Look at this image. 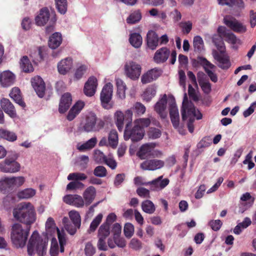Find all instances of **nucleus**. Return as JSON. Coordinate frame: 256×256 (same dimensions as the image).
I'll use <instances>...</instances> for the list:
<instances>
[{
	"instance_id": "nucleus-1",
	"label": "nucleus",
	"mask_w": 256,
	"mask_h": 256,
	"mask_svg": "<svg viewBox=\"0 0 256 256\" xmlns=\"http://www.w3.org/2000/svg\"><path fill=\"white\" fill-rule=\"evenodd\" d=\"M169 104V112L170 120L174 127L178 126L180 122V116L178 108L174 99L168 100L166 94L162 96L155 104L154 110L162 118H165L168 116L166 110L167 104Z\"/></svg>"
},
{
	"instance_id": "nucleus-2",
	"label": "nucleus",
	"mask_w": 256,
	"mask_h": 256,
	"mask_svg": "<svg viewBox=\"0 0 256 256\" xmlns=\"http://www.w3.org/2000/svg\"><path fill=\"white\" fill-rule=\"evenodd\" d=\"M14 218L26 226H30L36 220V213L34 206L30 202H22L13 210Z\"/></svg>"
},
{
	"instance_id": "nucleus-3",
	"label": "nucleus",
	"mask_w": 256,
	"mask_h": 256,
	"mask_svg": "<svg viewBox=\"0 0 256 256\" xmlns=\"http://www.w3.org/2000/svg\"><path fill=\"white\" fill-rule=\"evenodd\" d=\"M48 243V240H44L36 230L34 231L27 245L28 254L32 256L36 254L38 256H44L46 254Z\"/></svg>"
},
{
	"instance_id": "nucleus-4",
	"label": "nucleus",
	"mask_w": 256,
	"mask_h": 256,
	"mask_svg": "<svg viewBox=\"0 0 256 256\" xmlns=\"http://www.w3.org/2000/svg\"><path fill=\"white\" fill-rule=\"evenodd\" d=\"M181 112L182 120L186 122L188 128H193L192 122L195 118L200 120L202 118V114L198 110L196 109L193 104L188 102L186 93L184 94Z\"/></svg>"
},
{
	"instance_id": "nucleus-5",
	"label": "nucleus",
	"mask_w": 256,
	"mask_h": 256,
	"mask_svg": "<svg viewBox=\"0 0 256 256\" xmlns=\"http://www.w3.org/2000/svg\"><path fill=\"white\" fill-rule=\"evenodd\" d=\"M31 226L23 228L20 224H14L12 228L11 240L17 248L25 246L29 235Z\"/></svg>"
},
{
	"instance_id": "nucleus-6",
	"label": "nucleus",
	"mask_w": 256,
	"mask_h": 256,
	"mask_svg": "<svg viewBox=\"0 0 256 256\" xmlns=\"http://www.w3.org/2000/svg\"><path fill=\"white\" fill-rule=\"evenodd\" d=\"M133 112L131 109L126 110L124 114L120 110L114 114V120L118 128H130L132 126Z\"/></svg>"
},
{
	"instance_id": "nucleus-7",
	"label": "nucleus",
	"mask_w": 256,
	"mask_h": 256,
	"mask_svg": "<svg viewBox=\"0 0 256 256\" xmlns=\"http://www.w3.org/2000/svg\"><path fill=\"white\" fill-rule=\"evenodd\" d=\"M156 144L154 142L142 144L136 152V156L141 160L148 159L158 157L162 152L154 150Z\"/></svg>"
},
{
	"instance_id": "nucleus-8",
	"label": "nucleus",
	"mask_w": 256,
	"mask_h": 256,
	"mask_svg": "<svg viewBox=\"0 0 256 256\" xmlns=\"http://www.w3.org/2000/svg\"><path fill=\"white\" fill-rule=\"evenodd\" d=\"M170 56V62L174 64L176 60V52L175 50L170 52V50L166 48H162L156 52L154 60L157 64L162 63L166 62Z\"/></svg>"
},
{
	"instance_id": "nucleus-9",
	"label": "nucleus",
	"mask_w": 256,
	"mask_h": 256,
	"mask_svg": "<svg viewBox=\"0 0 256 256\" xmlns=\"http://www.w3.org/2000/svg\"><path fill=\"white\" fill-rule=\"evenodd\" d=\"M141 70V66L135 62L129 60L124 64V74L127 77L132 80H136L139 78Z\"/></svg>"
},
{
	"instance_id": "nucleus-10",
	"label": "nucleus",
	"mask_w": 256,
	"mask_h": 256,
	"mask_svg": "<svg viewBox=\"0 0 256 256\" xmlns=\"http://www.w3.org/2000/svg\"><path fill=\"white\" fill-rule=\"evenodd\" d=\"M113 93V85L110 82L106 84L103 87L100 93V98L102 104L105 109H110L112 105L110 101Z\"/></svg>"
},
{
	"instance_id": "nucleus-11",
	"label": "nucleus",
	"mask_w": 256,
	"mask_h": 256,
	"mask_svg": "<svg viewBox=\"0 0 256 256\" xmlns=\"http://www.w3.org/2000/svg\"><path fill=\"white\" fill-rule=\"evenodd\" d=\"M224 23L234 32L242 34L246 30V26L234 17L228 15L224 18Z\"/></svg>"
},
{
	"instance_id": "nucleus-12",
	"label": "nucleus",
	"mask_w": 256,
	"mask_h": 256,
	"mask_svg": "<svg viewBox=\"0 0 256 256\" xmlns=\"http://www.w3.org/2000/svg\"><path fill=\"white\" fill-rule=\"evenodd\" d=\"M197 62L202 65L210 80L214 82H216L218 80V76L215 73L216 66L208 61L206 58L198 56Z\"/></svg>"
},
{
	"instance_id": "nucleus-13",
	"label": "nucleus",
	"mask_w": 256,
	"mask_h": 256,
	"mask_svg": "<svg viewBox=\"0 0 256 256\" xmlns=\"http://www.w3.org/2000/svg\"><path fill=\"white\" fill-rule=\"evenodd\" d=\"M218 32L221 37H223L224 40L232 44L233 48L236 44H240V40L232 32H230L223 26H220L218 28Z\"/></svg>"
},
{
	"instance_id": "nucleus-14",
	"label": "nucleus",
	"mask_w": 256,
	"mask_h": 256,
	"mask_svg": "<svg viewBox=\"0 0 256 256\" xmlns=\"http://www.w3.org/2000/svg\"><path fill=\"white\" fill-rule=\"evenodd\" d=\"M96 122L98 126H104V122L101 120L97 119L96 115L92 112L88 113L82 121L84 128H94Z\"/></svg>"
},
{
	"instance_id": "nucleus-15",
	"label": "nucleus",
	"mask_w": 256,
	"mask_h": 256,
	"mask_svg": "<svg viewBox=\"0 0 256 256\" xmlns=\"http://www.w3.org/2000/svg\"><path fill=\"white\" fill-rule=\"evenodd\" d=\"M20 170V164L18 162L9 161L4 160L0 162V170L6 173H15Z\"/></svg>"
},
{
	"instance_id": "nucleus-16",
	"label": "nucleus",
	"mask_w": 256,
	"mask_h": 256,
	"mask_svg": "<svg viewBox=\"0 0 256 256\" xmlns=\"http://www.w3.org/2000/svg\"><path fill=\"white\" fill-rule=\"evenodd\" d=\"M144 134V129H124V136L126 140L131 139L132 142H138L143 138Z\"/></svg>"
},
{
	"instance_id": "nucleus-17",
	"label": "nucleus",
	"mask_w": 256,
	"mask_h": 256,
	"mask_svg": "<svg viewBox=\"0 0 256 256\" xmlns=\"http://www.w3.org/2000/svg\"><path fill=\"white\" fill-rule=\"evenodd\" d=\"M98 86V80L94 76H90L84 84V92L88 96H92L96 93Z\"/></svg>"
},
{
	"instance_id": "nucleus-18",
	"label": "nucleus",
	"mask_w": 256,
	"mask_h": 256,
	"mask_svg": "<svg viewBox=\"0 0 256 256\" xmlns=\"http://www.w3.org/2000/svg\"><path fill=\"white\" fill-rule=\"evenodd\" d=\"M62 200L66 204L76 208H82L84 205V199L78 194H66Z\"/></svg>"
},
{
	"instance_id": "nucleus-19",
	"label": "nucleus",
	"mask_w": 256,
	"mask_h": 256,
	"mask_svg": "<svg viewBox=\"0 0 256 256\" xmlns=\"http://www.w3.org/2000/svg\"><path fill=\"white\" fill-rule=\"evenodd\" d=\"M50 12L48 8H41L38 14L35 17V22L38 26H44L50 20Z\"/></svg>"
},
{
	"instance_id": "nucleus-20",
	"label": "nucleus",
	"mask_w": 256,
	"mask_h": 256,
	"mask_svg": "<svg viewBox=\"0 0 256 256\" xmlns=\"http://www.w3.org/2000/svg\"><path fill=\"white\" fill-rule=\"evenodd\" d=\"M164 162L160 160H146L140 165V168L144 170H154L162 168L164 166Z\"/></svg>"
},
{
	"instance_id": "nucleus-21",
	"label": "nucleus",
	"mask_w": 256,
	"mask_h": 256,
	"mask_svg": "<svg viewBox=\"0 0 256 256\" xmlns=\"http://www.w3.org/2000/svg\"><path fill=\"white\" fill-rule=\"evenodd\" d=\"M73 68V60L70 57L62 59L57 64L58 70L59 74L65 75Z\"/></svg>"
},
{
	"instance_id": "nucleus-22",
	"label": "nucleus",
	"mask_w": 256,
	"mask_h": 256,
	"mask_svg": "<svg viewBox=\"0 0 256 256\" xmlns=\"http://www.w3.org/2000/svg\"><path fill=\"white\" fill-rule=\"evenodd\" d=\"M15 75L10 70H5L0 73V84L4 88L12 86L14 82Z\"/></svg>"
},
{
	"instance_id": "nucleus-23",
	"label": "nucleus",
	"mask_w": 256,
	"mask_h": 256,
	"mask_svg": "<svg viewBox=\"0 0 256 256\" xmlns=\"http://www.w3.org/2000/svg\"><path fill=\"white\" fill-rule=\"evenodd\" d=\"M31 82L38 96L42 98L45 92V84L42 79L40 76H36L32 78Z\"/></svg>"
},
{
	"instance_id": "nucleus-24",
	"label": "nucleus",
	"mask_w": 256,
	"mask_h": 256,
	"mask_svg": "<svg viewBox=\"0 0 256 256\" xmlns=\"http://www.w3.org/2000/svg\"><path fill=\"white\" fill-rule=\"evenodd\" d=\"M162 70L158 68H154L148 70L141 77V82L146 84L156 80L161 74Z\"/></svg>"
},
{
	"instance_id": "nucleus-25",
	"label": "nucleus",
	"mask_w": 256,
	"mask_h": 256,
	"mask_svg": "<svg viewBox=\"0 0 256 256\" xmlns=\"http://www.w3.org/2000/svg\"><path fill=\"white\" fill-rule=\"evenodd\" d=\"M224 53L220 52V54L214 50L212 54L214 58L218 62V66L220 68L222 69H228L230 66V62L228 57Z\"/></svg>"
},
{
	"instance_id": "nucleus-26",
	"label": "nucleus",
	"mask_w": 256,
	"mask_h": 256,
	"mask_svg": "<svg viewBox=\"0 0 256 256\" xmlns=\"http://www.w3.org/2000/svg\"><path fill=\"white\" fill-rule=\"evenodd\" d=\"M162 176H160L157 178L144 184L150 185V189L152 190H162L167 186L170 182V180L168 178L162 180Z\"/></svg>"
},
{
	"instance_id": "nucleus-27",
	"label": "nucleus",
	"mask_w": 256,
	"mask_h": 256,
	"mask_svg": "<svg viewBox=\"0 0 256 256\" xmlns=\"http://www.w3.org/2000/svg\"><path fill=\"white\" fill-rule=\"evenodd\" d=\"M0 106L4 112L12 118L16 116L14 106L8 98H3L0 100Z\"/></svg>"
},
{
	"instance_id": "nucleus-28",
	"label": "nucleus",
	"mask_w": 256,
	"mask_h": 256,
	"mask_svg": "<svg viewBox=\"0 0 256 256\" xmlns=\"http://www.w3.org/2000/svg\"><path fill=\"white\" fill-rule=\"evenodd\" d=\"M197 78L199 84L204 92L206 94H210L212 90V86L206 79L204 74L203 72H198Z\"/></svg>"
},
{
	"instance_id": "nucleus-29",
	"label": "nucleus",
	"mask_w": 256,
	"mask_h": 256,
	"mask_svg": "<svg viewBox=\"0 0 256 256\" xmlns=\"http://www.w3.org/2000/svg\"><path fill=\"white\" fill-rule=\"evenodd\" d=\"M96 196V190L93 186L87 188L83 194L84 204L86 206H89L94 200Z\"/></svg>"
},
{
	"instance_id": "nucleus-30",
	"label": "nucleus",
	"mask_w": 256,
	"mask_h": 256,
	"mask_svg": "<svg viewBox=\"0 0 256 256\" xmlns=\"http://www.w3.org/2000/svg\"><path fill=\"white\" fill-rule=\"evenodd\" d=\"M72 101V96L70 93L67 92L64 94L60 103L59 112L60 113L66 112L70 106Z\"/></svg>"
},
{
	"instance_id": "nucleus-31",
	"label": "nucleus",
	"mask_w": 256,
	"mask_h": 256,
	"mask_svg": "<svg viewBox=\"0 0 256 256\" xmlns=\"http://www.w3.org/2000/svg\"><path fill=\"white\" fill-rule=\"evenodd\" d=\"M84 102L79 100L70 109L67 116V118L69 120H72L80 112L84 106Z\"/></svg>"
},
{
	"instance_id": "nucleus-32",
	"label": "nucleus",
	"mask_w": 256,
	"mask_h": 256,
	"mask_svg": "<svg viewBox=\"0 0 256 256\" xmlns=\"http://www.w3.org/2000/svg\"><path fill=\"white\" fill-rule=\"evenodd\" d=\"M62 36L60 32H54L49 38L48 46L52 49L58 48L62 42Z\"/></svg>"
},
{
	"instance_id": "nucleus-33",
	"label": "nucleus",
	"mask_w": 256,
	"mask_h": 256,
	"mask_svg": "<svg viewBox=\"0 0 256 256\" xmlns=\"http://www.w3.org/2000/svg\"><path fill=\"white\" fill-rule=\"evenodd\" d=\"M115 81L117 88L116 96L120 99L124 100L126 98V84L119 78H116Z\"/></svg>"
},
{
	"instance_id": "nucleus-34",
	"label": "nucleus",
	"mask_w": 256,
	"mask_h": 256,
	"mask_svg": "<svg viewBox=\"0 0 256 256\" xmlns=\"http://www.w3.org/2000/svg\"><path fill=\"white\" fill-rule=\"evenodd\" d=\"M158 44V36L153 30H150L147 34V45L151 50H155Z\"/></svg>"
},
{
	"instance_id": "nucleus-35",
	"label": "nucleus",
	"mask_w": 256,
	"mask_h": 256,
	"mask_svg": "<svg viewBox=\"0 0 256 256\" xmlns=\"http://www.w3.org/2000/svg\"><path fill=\"white\" fill-rule=\"evenodd\" d=\"M20 66L21 70L24 72H32L34 70L32 64L27 56H23L20 60Z\"/></svg>"
},
{
	"instance_id": "nucleus-36",
	"label": "nucleus",
	"mask_w": 256,
	"mask_h": 256,
	"mask_svg": "<svg viewBox=\"0 0 256 256\" xmlns=\"http://www.w3.org/2000/svg\"><path fill=\"white\" fill-rule=\"evenodd\" d=\"M152 122H156L152 118H140L134 121V127L133 128H144L150 126Z\"/></svg>"
},
{
	"instance_id": "nucleus-37",
	"label": "nucleus",
	"mask_w": 256,
	"mask_h": 256,
	"mask_svg": "<svg viewBox=\"0 0 256 256\" xmlns=\"http://www.w3.org/2000/svg\"><path fill=\"white\" fill-rule=\"evenodd\" d=\"M46 54V48L44 47H40L31 54V57L33 58V62L37 63L43 60Z\"/></svg>"
},
{
	"instance_id": "nucleus-38",
	"label": "nucleus",
	"mask_w": 256,
	"mask_h": 256,
	"mask_svg": "<svg viewBox=\"0 0 256 256\" xmlns=\"http://www.w3.org/2000/svg\"><path fill=\"white\" fill-rule=\"evenodd\" d=\"M13 189L10 178H5L0 180V190L3 194H8Z\"/></svg>"
},
{
	"instance_id": "nucleus-39",
	"label": "nucleus",
	"mask_w": 256,
	"mask_h": 256,
	"mask_svg": "<svg viewBox=\"0 0 256 256\" xmlns=\"http://www.w3.org/2000/svg\"><path fill=\"white\" fill-rule=\"evenodd\" d=\"M10 96L20 106L22 107L25 106V104L22 99L20 90L18 88H12L10 94Z\"/></svg>"
},
{
	"instance_id": "nucleus-40",
	"label": "nucleus",
	"mask_w": 256,
	"mask_h": 256,
	"mask_svg": "<svg viewBox=\"0 0 256 256\" xmlns=\"http://www.w3.org/2000/svg\"><path fill=\"white\" fill-rule=\"evenodd\" d=\"M218 4L221 5H227L232 7L236 6L240 10L244 8V4L242 0H218Z\"/></svg>"
},
{
	"instance_id": "nucleus-41",
	"label": "nucleus",
	"mask_w": 256,
	"mask_h": 256,
	"mask_svg": "<svg viewBox=\"0 0 256 256\" xmlns=\"http://www.w3.org/2000/svg\"><path fill=\"white\" fill-rule=\"evenodd\" d=\"M129 42L132 46L137 48L141 46L142 42V38L140 34L134 32L130 34Z\"/></svg>"
},
{
	"instance_id": "nucleus-42",
	"label": "nucleus",
	"mask_w": 256,
	"mask_h": 256,
	"mask_svg": "<svg viewBox=\"0 0 256 256\" xmlns=\"http://www.w3.org/2000/svg\"><path fill=\"white\" fill-rule=\"evenodd\" d=\"M142 18V13L139 10L132 12L127 18L126 21L128 24H134L139 22Z\"/></svg>"
},
{
	"instance_id": "nucleus-43",
	"label": "nucleus",
	"mask_w": 256,
	"mask_h": 256,
	"mask_svg": "<svg viewBox=\"0 0 256 256\" xmlns=\"http://www.w3.org/2000/svg\"><path fill=\"white\" fill-rule=\"evenodd\" d=\"M142 208L146 214H152L156 210V206L150 200H146L142 203Z\"/></svg>"
},
{
	"instance_id": "nucleus-44",
	"label": "nucleus",
	"mask_w": 256,
	"mask_h": 256,
	"mask_svg": "<svg viewBox=\"0 0 256 256\" xmlns=\"http://www.w3.org/2000/svg\"><path fill=\"white\" fill-rule=\"evenodd\" d=\"M2 138L10 142H14L17 138L15 133L6 129H0V138Z\"/></svg>"
},
{
	"instance_id": "nucleus-45",
	"label": "nucleus",
	"mask_w": 256,
	"mask_h": 256,
	"mask_svg": "<svg viewBox=\"0 0 256 256\" xmlns=\"http://www.w3.org/2000/svg\"><path fill=\"white\" fill-rule=\"evenodd\" d=\"M223 37H221L220 34L214 35L212 37V42L214 44L215 46L217 48L218 50L221 53L224 52L226 48L223 42Z\"/></svg>"
},
{
	"instance_id": "nucleus-46",
	"label": "nucleus",
	"mask_w": 256,
	"mask_h": 256,
	"mask_svg": "<svg viewBox=\"0 0 256 256\" xmlns=\"http://www.w3.org/2000/svg\"><path fill=\"white\" fill-rule=\"evenodd\" d=\"M194 50L201 52L204 49V43L202 38L199 36H194L192 42Z\"/></svg>"
},
{
	"instance_id": "nucleus-47",
	"label": "nucleus",
	"mask_w": 256,
	"mask_h": 256,
	"mask_svg": "<svg viewBox=\"0 0 256 256\" xmlns=\"http://www.w3.org/2000/svg\"><path fill=\"white\" fill-rule=\"evenodd\" d=\"M156 94V88L153 86L148 87L142 94V98L144 100L147 102L150 100Z\"/></svg>"
},
{
	"instance_id": "nucleus-48",
	"label": "nucleus",
	"mask_w": 256,
	"mask_h": 256,
	"mask_svg": "<svg viewBox=\"0 0 256 256\" xmlns=\"http://www.w3.org/2000/svg\"><path fill=\"white\" fill-rule=\"evenodd\" d=\"M36 194V190L34 189L29 188L19 192L18 197L20 199H28L32 198Z\"/></svg>"
},
{
	"instance_id": "nucleus-49",
	"label": "nucleus",
	"mask_w": 256,
	"mask_h": 256,
	"mask_svg": "<svg viewBox=\"0 0 256 256\" xmlns=\"http://www.w3.org/2000/svg\"><path fill=\"white\" fill-rule=\"evenodd\" d=\"M109 145L113 148H115L118 144V134L114 129H112L109 134L108 138Z\"/></svg>"
},
{
	"instance_id": "nucleus-50",
	"label": "nucleus",
	"mask_w": 256,
	"mask_h": 256,
	"mask_svg": "<svg viewBox=\"0 0 256 256\" xmlns=\"http://www.w3.org/2000/svg\"><path fill=\"white\" fill-rule=\"evenodd\" d=\"M68 215L73 224L77 228H80L81 224V218L80 214L76 210H71Z\"/></svg>"
},
{
	"instance_id": "nucleus-51",
	"label": "nucleus",
	"mask_w": 256,
	"mask_h": 256,
	"mask_svg": "<svg viewBox=\"0 0 256 256\" xmlns=\"http://www.w3.org/2000/svg\"><path fill=\"white\" fill-rule=\"evenodd\" d=\"M96 138H92L85 143L78 146V149L82 152L92 149L96 146Z\"/></svg>"
},
{
	"instance_id": "nucleus-52",
	"label": "nucleus",
	"mask_w": 256,
	"mask_h": 256,
	"mask_svg": "<svg viewBox=\"0 0 256 256\" xmlns=\"http://www.w3.org/2000/svg\"><path fill=\"white\" fill-rule=\"evenodd\" d=\"M88 70V66L84 64H81L78 66L75 70L74 78L76 80H79L82 78Z\"/></svg>"
},
{
	"instance_id": "nucleus-53",
	"label": "nucleus",
	"mask_w": 256,
	"mask_h": 256,
	"mask_svg": "<svg viewBox=\"0 0 256 256\" xmlns=\"http://www.w3.org/2000/svg\"><path fill=\"white\" fill-rule=\"evenodd\" d=\"M103 216L102 214H99L92 222L90 228L88 230V232L90 233L94 232L98 225L102 222Z\"/></svg>"
},
{
	"instance_id": "nucleus-54",
	"label": "nucleus",
	"mask_w": 256,
	"mask_h": 256,
	"mask_svg": "<svg viewBox=\"0 0 256 256\" xmlns=\"http://www.w3.org/2000/svg\"><path fill=\"white\" fill-rule=\"evenodd\" d=\"M56 8L58 12L64 14L67 11L68 4L66 0H55Z\"/></svg>"
},
{
	"instance_id": "nucleus-55",
	"label": "nucleus",
	"mask_w": 256,
	"mask_h": 256,
	"mask_svg": "<svg viewBox=\"0 0 256 256\" xmlns=\"http://www.w3.org/2000/svg\"><path fill=\"white\" fill-rule=\"evenodd\" d=\"M110 234V226L102 224L98 230V237L106 238Z\"/></svg>"
},
{
	"instance_id": "nucleus-56",
	"label": "nucleus",
	"mask_w": 256,
	"mask_h": 256,
	"mask_svg": "<svg viewBox=\"0 0 256 256\" xmlns=\"http://www.w3.org/2000/svg\"><path fill=\"white\" fill-rule=\"evenodd\" d=\"M87 176L84 173L80 172H73L70 173L68 176V180H84L87 178Z\"/></svg>"
},
{
	"instance_id": "nucleus-57",
	"label": "nucleus",
	"mask_w": 256,
	"mask_h": 256,
	"mask_svg": "<svg viewBox=\"0 0 256 256\" xmlns=\"http://www.w3.org/2000/svg\"><path fill=\"white\" fill-rule=\"evenodd\" d=\"M66 220H68V218H64L63 219V222L64 223V228L70 234V235H74L76 234L77 230L80 228H77L75 225L73 224L72 222H66Z\"/></svg>"
},
{
	"instance_id": "nucleus-58",
	"label": "nucleus",
	"mask_w": 256,
	"mask_h": 256,
	"mask_svg": "<svg viewBox=\"0 0 256 256\" xmlns=\"http://www.w3.org/2000/svg\"><path fill=\"white\" fill-rule=\"evenodd\" d=\"M107 157L100 150H95L94 154V158L98 164H103Z\"/></svg>"
},
{
	"instance_id": "nucleus-59",
	"label": "nucleus",
	"mask_w": 256,
	"mask_h": 256,
	"mask_svg": "<svg viewBox=\"0 0 256 256\" xmlns=\"http://www.w3.org/2000/svg\"><path fill=\"white\" fill-rule=\"evenodd\" d=\"M107 174V170L104 166H97L94 170V174L97 177L104 178L106 176Z\"/></svg>"
},
{
	"instance_id": "nucleus-60",
	"label": "nucleus",
	"mask_w": 256,
	"mask_h": 256,
	"mask_svg": "<svg viewBox=\"0 0 256 256\" xmlns=\"http://www.w3.org/2000/svg\"><path fill=\"white\" fill-rule=\"evenodd\" d=\"M134 226L132 224L129 222L126 224L124 229L126 237L128 238H130L134 234Z\"/></svg>"
},
{
	"instance_id": "nucleus-61",
	"label": "nucleus",
	"mask_w": 256,
	"mask_h": 256,
	"mask_svg": "<svg viewBox=\"0 0 256 256\" xmlns=\"http://www.w3.org/2000/svg\"><path fill=\"white\" fill-rule=\"evenodd\" d=\"M10 179L13 188L20 186L25 182V178L24 176H13L10 178Z\"/></svg>"
},
{
	"instance_id": "nucleus-62",
	"label": "nucleus",
	"mask_w": 256,
	"mask_h": 256,
	"mask_svg": "<svg viewBox=\"0 0 256 256\" xmlns=\"http://www.w3.org/2000/svg\"><path fill=\"white\" fill-rule=\"evenodd\" d=\"M212 143V138L210 136L204 137L197 144L198 148H206L209 146Z\"/></svg>"
},
{
	"instance_id": "nucleus-63",
	"label": "nucleus",
	"mask_w": 256,
	"mask_h": 256,
	"mask_svg": "<svg viewBox=\"0 0 256 256\" xmlns=\"http://www.w3.org/2000/svg\"><path fill=\"white\" fill-rule=\"evenodd\" d=\"M56 224L53 218L50 217L46 223V229L48 232H52L56 229Z\"/></svg>"
},
{
	"instance_id": "nucleus-64",
	"label": "nucleus",
	"mask_w": 256,
	"mask_h": 256,
	"mask_svg": "<svg viewBox=\"0 0 256 256\" xmlns=\"http://www.w3.org/2000/svg\"><path fill=\"white\" fill-rule=\"evenodd\" d=\"M129 244L130 248L136 250H140L142 248V242L136 238H132Z\"/></svg>"
}]
</instances>
